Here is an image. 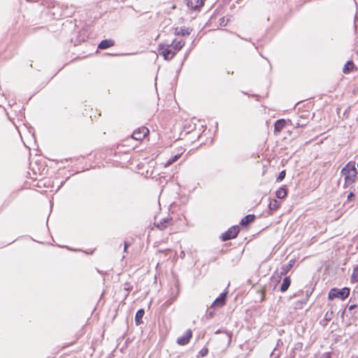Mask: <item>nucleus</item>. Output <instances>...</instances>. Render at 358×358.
Listing matches in <instances>:
<instances>
[{"mask_svg":"<svg viewBox=\"0 0 358 358\" xmlns=\"http://www.w3.org/2000/svg\"><path fill=\"white\" fill-rule=\"evenodd\" d=\"M342 174L345 176V185H350L356 181L357 171L355 167V162H350L341 171Z\"/></svg>","mask_w":358,"mask_h":358,"instance_id":"f257e3e1","label":"nucleus"},{"mask_svg":"<svg viewBox=\"0 0 358 358\" xmlns=\"http://www.w3.org/2000/svg\"><path fill=\"white\" fill-rule=\"evenodd\" d=\"M350 289L348 287H344L343 289L332 288L330 289L328 295L329 300H334V299H345L350 294Z\"/></svg>","mask_w":358,"mask_h":358,"instance_id":"f03ea898","label":"nucleus"},{"mask_svg":"<svg viewBox=\"0 0 358 358\" xmlns=\"http://www.w3.org/2000/svg\"><path fill=\"white\" fill-rule=\"evenodd\" d=\"M159 53L162 55L166 60H171L176 55V52L171 48L169 45L159 44Z\"/></svg>","mask_w":358,"mask_h":358,"instance_id":"7ed1b4c3","label":"nucleus"},{"mask_svg":"<svg viewBox=\"0 0 358 358\" xmlns=\"http://www.w3.org/2000/svg\"><path fill=\"white\" fill-rule=\"evenodd\" d=\"M149 134V130L145 127H142L135 130L132 134V138L137 141H141Z\"/></svg>","mask_w":358,"mask_h":358,"instance_id":"20e7f679","label":"nucleus"},{"mask_svg":"<svg viewBox=\"0 0 358 358\" xmlns=\"http://www.w3.org/2000/svg\"><path fill=\"white\" fill-rule=\"evenodd\" d=\"M239 232V228L237 226L231 227L229 230L222 234V238L223 241H227L235 238Z\"/></svg>","mask_w":358,"mask_h":358,"instance_id":"39448f33","label":"nucleus"},{"mask_svg":"<svg viewBox=\"0 0 358 358\" xmlns=\"http://www.w3.org/2000/svg\"><path fill=\"white\" fill-rule=\"evenodd\" d=\"M192 331L190 329L187 330L184 336L179 337L177 339V343L180 345H185L187 344L189 341V339L192 338Z\"/></svg>","mask_w":358,"mask_h":358,"instance_id":"423d86ee","label":"nucleus"},{"mask_svg":"<svg viewBox=\"0 0 358 358\" xmlns=\"http://www.w3.org/2000/svg\"><path fill=\"white\" fill-rule=\"evenodd\" d=\"M204 1L205 0H186L187 6L194 10L201 8L204 3Z\"/></svg>","mask_w":358,"mask_h":358,"instance_id":"0eeeda50","label":"nucleus"},{"mask_svg":"<svg viewBox=\"0 0 358 358\" xmlns=\"http://www.w3.org/2000/svg\"><path fill=\"white\" fill-rule=\"evenodd\" d=\"M227 296V293H222L217 297L212 304L211 307H218L220 308L223 306L225 303V299Z\"/></svg>","mask_w":358,"mask_h":358,"instance_id":"6e6552de","label":"nucleus"},{"mask_svg":"<svg viewBox=\"0 0 358 358\" xmlns=\"http://www.w3.org/2000/svg\"><path fill=\"white\" fill-rule=\"evenodd\" d=\"M114 44H115L114 41L111 39L103 40L99 43V45H98V48L104 50V49H106V48L113 46Z\"/></svg>","mask_w":358,"mask_h":358,"instance_id":"1a4fd4ad","label":"nucleus"},{"mask_svg":"<svg viewBox=\"0 0 358 358\" xmlns=\"http://www.w3.org/2000/svg\"><path fill=\"white\" fill-rule=\"evenodd\" d=\"M184 45H185V41L183 40H180V41L174 40V41H173L171 46L173 48L174 51L176 52L179 51L180 50H181Z\"/></svg>","mask_w":358,"mask_h":358,"instance_id":"9d476101","label":"nucleus"},{"mask_svg":"<svg viewBox=\"0 0 358 358\" xmlns=\"http://www.w3.org/2000/svg\"><path fill=\"white\" fill-rule=\"evenodd\" d=\"M145 314V311L143 309H139L135 315V322L137 325L141 324L142 322V318Z\"/></svg>","mask_w":358,"mask_h":358,"instance_id":"9b49d317","label":"nucleus"},{"mask_svg":"<svg viewBox=\"0 0 358 358\" xmlns=\"http://www.w3.org/2000/svg\"><path fill=\"white\" fill-rule=\"evenodd\" d=\"M291 283V280L289 277H285L283 279L282 283L280 286V291L285 292L287 290Z\"/></svg>","mask_w":358,"mask_h":358,"instance_id":"f8f14e48","label":"nucleus"},{"mask_svg":"<svg viewBox=\"0 0 358 358\" xmlns=\"http://www.w3.org/2000/svg\"><path fill=\"white\" fill-rule=\"evenodd\" d=\"M286 122L285 120H278L275 123V131H280L285 126Z\"/></svg>","mask_w":358,"mask_h":358,"instance_id":"ddd939ff","label":"nucleus"},{"mask_svg":"<svg viewBox=\"0 0 358 358\" xmlns=\"http://www.w3.org/2000/svg\"><path fill=\"white\" fill-rule=\"evenodd\" d=\"M255 220V215H248L245 216L242 220L241 224L242 225H248V224L252 222Z\"/></svg>","mask_w":358,"mask_h":358,"instance_id":"4468645a","label":"nucleus"},{"mask_svg":"<svg viewBox=\"0 0 358 358\" xmlns=\"http://www.w3.org/2000/svg\"><path fill=\"white\" fill-rule=\"evenodd\" d=\"M175 34L177 35H189L190 34L189 29L186 27H180V28H176L175 31Z\"/></svg>","mask_w":358,"mask_h":358,"instance_id":"2eb2a0df","label":"nucleus"},{"mask_svg":"<svg viewBox=\"0 0 358 358\" xmlns=\"http://www.w3.org/2000/svg\"><path fill=\"white\" fill-rule=\"evenodd\" d=\"M280 206V203L276 199H272L270 201L268 208L271 210H275Z\"/></svg>","mask_w":358,"mask_h":358,"instance_id":"dca6fc26","label":"nucleus"},{"mask_svg":"<svg viewBox=\"0 0 358 358\" xmlns=\"http://www.w3.org/2000/svg\"><path fill=\"white\" fill-rule=\"evenodd\" d=\"M275 195L278 199H283L287 196V191L285 188H279L276 191Z\"/></svg>","mask_w":358,"mask_h":358,"instance_id":"f3484780","label":"nucleus"},{"mask_svg":"<svg viewBox=\"0 0 358 358\" xmlns=\"http://www.w3.org/2000/svg\"><path fill=\"white\" fill-rule=\"evenodd\" d=\"M353 67H354V64H353V62H352L349 61V62H348L345 64V66H344V68H343V72H344L345 73H347L350 72V71L353 69Z\"/></svg>","mask_w":358,"mask_h":358,"instance_id":"a211bd4d","label":"nucleus"},{"mask_svg":"<svg viewBox=\"0 0 358 358\" xmlns=\"http://www.w3.org/2000/svg\"><path fill=\"white\" fill-rule=\"evenodd\" d=\"M180 157V155H176L175 156L172 157L171 159H169L167 162L166 163L165 166H169L172 164L173 162L178 160V159Z\"/></svg>","mask_w":358,"mask_h":358,"instance_id":"6ab92c4d","label":"nucleus"},{"mask_svg":"<svg viewBox=\"0 0 358 358\" xmlns=\"http://www.w3.org/2000/svg\"><path fill=\"white\" fill-rule=\"evenodd\" d=\"M285 177V171H282L280 173H279V176L277 178V181L280 182L281 180H282Z\"/></svg>","mask_w":358,"mask_h":358,"instance_id":"aec40b11","label":"nucleus"},{"mask_svg":"<svg viewBox=\"0 0 358 358\" xmlns=\"http://www.w3.org/2000/svg\"><path fill=\"white\" fill-rule=\"evenodd\" d=\"M290 266H291V264L283 265L282 267V271L281 272V274H285L287 272V271L289 270Z\"/></svg>","mask_w":358,"mask_h":358,"instance_id":"412c9836","label":"nucleus"},{"mask_svg":"<svg viewBox=\"0 0 358 358\" xmlns=\"http://www.w3.org/2000/svg\"><path fill=\"white\" fill-rule=\"evenodd\" d=\"M157 227L159 229H163L165 226L163 224L162 222H161L160 224H157Z\"/></svg>","mask_w":358,"mask_h":358,"instance_id":"4be33fe9","label":"nucleus"},{"mask_svg":"<svg viewBox=\"0 0 358 358\" xmlns=\"http://www.w3.org/2000/svg\"><path fill=\"white\" fill-rule=\"evenodd\" d=\"M357 278H358V277H357V275H356V272H355V271H354V272H353V273H352V279L353 280H357Z\"/></svg>","mask_w":358,"mask_h":358,"instance_id":"5701e85b","label":"nucleus"},{"mask_svg":"<svg viewBox=\"0 0 358 358\" xmlns=\"http://www.w3.org/2000/svg\"><path fill=\"white\" fill-rule=\"evenodd\" d=\"M353 196H354V194H353V193H352V192H350V193L348 194V200H351V199H352V198Z\"/></svg>","mask_w":358,"mask_h":358,"instance_id":"b1692460","label":"nucleus"},{"mask_svg":"<svg viewBox=\"0 0 358 358\" xmlns=\"http://www.w3.org/2000/svg\"><path fill=\"white\" fill-rule=\"evenodd\" d=\"M222 22H220V24L222 26H225L227 24V22H224V18L221 19Z\"/></svg>","mask_w":358,"mask_h":358,"instance_id":"393cba45","label":"nucleus"},{"mask_svg":"<svg viewBox=\"0 0 358 358\" xmlns=\"http://www.w3.org/2000/svg\"><path fill=\"white\" fill-rule=\"evenodd\" d=\"M180 257H181V258H183V257H185V252H184V251H181V252H180Z\"/></svg>","mask_w":358,"mask_h":358,"instance_id":"a878e982","label":"nucleus"},{"mask_svg":"<svg viewBox=\"0 0 358 358\" xmlns=\"http://www.w3.org/2000/svg\"><path fill=\"white\" fill-rule=\"evenodd\" d=\"M207 350H202L201 352H202V355L204 356L205 355H206L207 353Z\"/></svg>","mask_w":358,"mask_h":358,"instance_id":"bb28decb","label":"nucleus"},{"mask_svg":"<svg viewBox=\"0 0 358 358\" xmlns=\"http://www.w3.org/2000/svg\"><path fill=\"white\" fill-rule=\"evenodd\" d=\"M127 247H128V244L127 243H124V251H126Z\"/></svg>","mask_w":358,"mask_h":358,"instance_id":"cd10ccee","label":"nucleus"},{"mask_svg":"<svg viewBox=\"0 0 358 358\" xmlns=\"http://www.w3.org/2000/svg\"><path fill=\"white\" fill-rule=\"evenodd\" d=\"M355 307V306L352 305V306H350L349 307V309H350V310H352Z\"/></svg>","mask_w":358,"mask_h":358,"instance_id":"c85d7f7f","label":"nucleus"},{"mask_svg":"<svg viewBox=\"0 0 358 358\" xmlns=\"http://www.w3.org/2000/svg\"><path fill=\"white\" fill-rule=\"evenodd\" d=\"M355 272L357 273L358 272V266L354 270Z\"/></svg>","mask_w":358,"mask_h":358,"instance_id":"c756f323","label":"nucleus"},{"mask_svg":"<svg viewBox=\"0 0 358 358\" xmlns=\"http://www.w3.org/2000/svg\"><path fill=\"white\" fill-rule=\"evenodd\" d=\"M209 315H210V317H212V316H213V313H212L211 312H210V313H209Z\"/></svg>","mask_w":358,"mask_h":358,"instance_id":"7c9ffc66","label":"nucleus"}]
</instances>
